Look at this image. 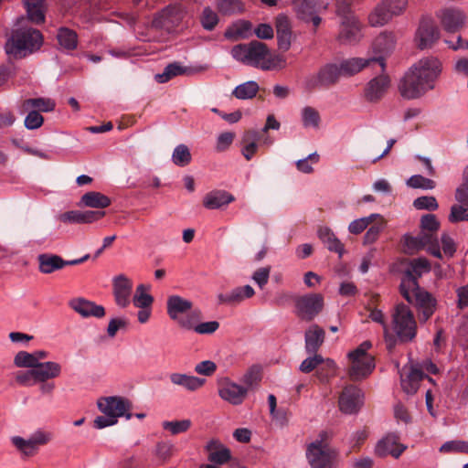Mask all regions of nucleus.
Here are the masks:
<instances>
[{"mask_svg": "<svg viewBox=\"0 0 468 468\" xmlns=\"http://www.w3.org/2000/svg\"><path fill=\"white\" fill-rule=\"evenodd\" d=\"M443 30L447 33L459 32L465 24L466 16L459 9L444 8L437 14Z\"/></svg>", "mask_w": 468, "mask_h": 468, "instance_id": "obj_20", "label": "nucleus"}, {"mask_svg": "<svg viewBox=\"0 0 468 468\" xmlns=\"http://www.w3.org/2000/svg\"><path fill=\"white\" fill-rule=\"evenodd\" d=\"M149 289V286L143 283L137 286L133 299L134 306L141 309L151 308L154 299L150 293L146 292Z\"/></svg>", "mask_w": 468, "mask_h": 468, "instance_id": "obj_42", "label": "nucleus"}, {"mask_svg": "<svg viewBox=\"0 0 468 468\" xmlns=\"http://www.w3.org/2000/svg\"><path fill=\"white\" fill-rule=\"evenodd\" d=\"M395 16L385 2L378 5L368 16V22L372 27H379L387 24Z\"/></svg>", "mask_w": 468, "mask_h": 468, "instance_id": "obj_40", "label": "nucleus"}, {"mask_svg": "<svg viewBox=\"0 0 468 468\" xmlns=\"http://www.w3.org/2000/svg\"><path fill=\"white\" fill-rule=\"evenodd\" d=\"M441 62L437 58H422L404 74L399 83L400 95L407 100H414L434 88V83L441 72Z\"/></svg>", "mask_w": 468, "mask_h": 468, "instance_id": "obj_1", "label": "nucleus"}, {"mask_svg": "<svg viewBox=\"0 0 468 468\" xmlns=\"http://www.w3.org/2000/svg\"><path fill=\"white\" fill-rule=\"evenodd\" d=\"M216 7L222 16H234L245 12V4L241 0H215Z\"/></svg>", "mask_w": 468, "mask_h": 468, "instance_id": "obj_39", "label": "nucleus"}, {"mask_svg": "<svg viewBox=\"0 0 468 468\" xmlns=\"http://www.w3.org/2000/svg\"><path fill=\"white\" fill-rule=\"evenodd\" d=\"M26 16L17 19L5 45L8 64L0 66V86L10 77L15 69L13 60L27 57L29 49V0H23Z\"/></svg>", "mask_w": 468, "mask_h": 468, "instance_id": "obj_2", "label": "nucleus"}, {"mask_svg": "<svg viewBox=\"0 0 468 468\" xmlns=\"http://www.w3.org/2000/svg\"><path fill=\"white\" fill-rule=\"evenodd\" d=\"M410 369L406 372H400L399 363L395 362V367L400 374V386L402 390L408 395L415 394L420 385L421 380L424 378L427 371L430 374L436 375L439 373V367L431 360H426L421 363L413 362L412 358L409 356Z\"/></svg>", "mask_w": 468, "mask_h": 468, "instance_id": "obj_6", "label": "nucleus"}, {"mask_svg": "<svg viewBox=\"0 0 468 468\" xmlns=\"http://www.w3.org/2000/svg\"><path fill=\"white\" fill-rule=\"evenodd\" d=\"M406 449L407 446L399 442V435L388 433L378 441L375 447V453L379 457L391 455L398 459Z\"/></svg>", "mask_w": 468, "mask_h": 468, "instance_id": "obj_19", "label": "nucleus"}, {"mask_svg": "<svg viewBox=\"0 0 468 468\" xmlns=\"http://www.w3.org/2000/svg\"><path fill=\"white\" fill-rule=\"evenodd\" d=\"M351 363L349 376L353 380L367 377L375 368V358L370 353H348Z\"/></svg>", "mask_w": 468, "mask_h": 468, "instance_id": "obj_15", "label": "nucleus"}, {"mask_svg": "<svg viewBox=\"0 0 468 468\" xmlns=\"http://www.w3.org/2000/svg\"><path fill=\"white\" fill-rule=\"evenodd\" d=\"M404 250L408 254H413L423 250V243L420 237H414L409 233L403 236Z\"/></svg>", "mask_w": 468, "mask_h": 468, "instance_id": "obj_56", "label": "nucleus"}, {"mask_svg": "<svg viewBox=\"0 0 468 468\" xmlns=\"http://www.w3.org/2000/svg\"><path fill=\"white\" fill-rule=\"evenodd\" d=\"M199 23L205 30L213 31L219 23V16L210 6H206L199 16Z\"/></svg>", "mask_w": 468, "mask_h": 468, "instance_id": "obj_43", "label": "nucleus"}, {"mask_svg": "<svg viewBox=\"0 0 468 468\" xmlns=\"http://www.w3.org/2000/svg\"><path fill=\"white\" fill-rule=\"evenodd\" d=\"M202 317V313L200 310H194L190 314H187L185 317H182L178 320L179 325L186 330H193L196 332V327L198 324Z\"/></svg>", "mask_w": 468, "mask_h": 468, "instance_id": "obj_51", "label": "nucleus"}, {"mask_svg": "<svg viewBox=\"0 0 468 468\" xmlns=\"http://www.w3.org/2000/svg\"><path fill=\"white\" fill-rule=\"evenodd\" d=\"M413 206L419 210L434 211L439 207L437 199L432 196H422L413 201Z\"/></svg>", "mask_w": 468, "mask_h": 468, "instance_id": "obj_55", "label": "nucleus"}, {"mask_svg": "<svg viewBox=\"0 0 468 468\" xmlns=\"http://www.w3.org/2000/svg\"><path fill=\"white\" fill-rule=\"evenodd\" d=\"M329 434L321 431L318 438L306 450V457L312 468H335L337 452L329 445Z\"/></svg>", "mask_w": 468, "mask_h": 468, "instance_id": "obj_5", "label": "nucleus"}, {"mask_svg": "<svg viewBox=\"0 0 468 468\" xmlns=\"http://www.w3.org/2000/svg\"><path fill=\"white\" fill-rule=\"evenodd\" d=\"M395 335L385 333L384 342L388 351H392L398 343L406 344L414 340L417 335V322L410 308L404 303L395 306L392 314Z\"/></svg>", "mask_w": 468, "mask_h": 468, "instance_id": "obj_4", "label": "nucleus"}, {"mask_svg": "<svg viewBox=\"0 0 468 468\" xmlns=\"http://www.w3.org/2000/svg\"><path fill=\"white\" fill-rule=\"evenodd\" d=\"M80 201L84 206L93 208H106L112 204L108 196L97 191L85 193Z\"/></svg>", "mask_w": 468, "mask_h": 468, "instance_id": "obj_37", "label": "nucleus"}, {"mask_svg": "<svg viewBox=\"0 0 468 468\" xmlns=\"http://www.w3.org/2000/svg\"><path fill=\"white\" fill-rule=\"evenodd\" d=\"M57 40L61 48L69 51L76 49L79 42L77 32L66 27L58 28Z\"/></svg>", "mask_w": 468, "mask_h": 468, "instance_id": "obj_38", "label": "nucleus"}, {"mask_svg": "<svg viewBox=\"0 0 468 468\" xmlns=\"http://www.w3.org/2000/svg\"><path fill=\"white\" fill-rule=\"evenodd\" d=\"M261 135L255 130H248L241 138V154L247 161L252 159L258 151V141Z\"/></svg>", "mask_w": 468, "mask_h": 468, "instance_id": "obj_31", "label": "nucleus"}, {"mask_svg": "<svg viewBox=\"0 0 468 468\" xmlns=\"http://www.w3.org/2000/svg\"><path fill=\"white\" fill-rule=\"evenodd\" d=\"M295 315L305 322L313 321L324 309V298L321 293H307L294 300Z\"/></svg>", "mask_w": 468, "mask_h": 468, "instance_id": "obj_9", "label": "nucleus"}, {"mask_svg": "<svg viewBox=\"0 0 468 468\" xmlns=\"http://www.w3.org/2000/svg\"><path fill=\"white\" fill-rule=\"evenodd\" d=\"M235 201V197L226 191L215 189L206 194L203 206L207 209H219Z\"/></svg>", "mask_w": 468, "mask_h": 468, "instance_id": "obj_26", "label": "nucleus"}, {"mask_svg": "<svg viewBox=\"0 0 468 468\" xmlns=\"http://www.w3.org/2000/svg\"><path fill=\"white\" fill-rule=\"evenodd\" d=\"M56 102L50 98H31V108L40 112H53Z\"/></svg>", "mask_w": 468, "mask_h": 468, "instance_id": "obj_57", "label": "nucleus"}, {"mask_svg": "<svg viewBox=\"0 0 468 468\" xmlns=\"http://www.w3.org/2000/svg\"><path fill=\"white\" fill-rule=\"evenodd\" d=\"M208 460L217 464H224L230 460V451L218 441H211L207 445Z\"/></svg>", "mask_w": 468, "mask_h": 468, "instance_id": "obj_34", "label": "nucleus"}, {"mask_svg": "<svg viewBox=\"0 0 468 468\" xmlns=\"http://www.w3.org/2000/svg\"><path fill=\"white\" fill-rule=\"evenodd\" d=\"M292 5L300 20L327 8L323 0H292Z\"/></svg>", "mask_w": 468, "mask_h": 468, "instance_id": "obj_27", "label": "nucleus"}, {"mask_svg": "<svg viewBox=\"0 0 468 468\" xmlns=\"http://www.w3.org/2000/svg\"><path fill=\"white\" fill-rule=\"evenodd\" d=\"M440 221L434 214H426L421 217L420 228L430 232H436L440 229Z\"/></svg>", "mask_w": 468, "mask_h": 468, "instance_id": "obj_60", "label": "nucleus"}, {"mask_svg": "<svg viewBox=\"0 0 468 468\" xmlns=\"http://www.w3.org/2000/svg\"><path fill=\"white\" fill-rule=\"evenodd\" d=\"M38 262V270L41 273L50 274L56 271H59L62 264V257L52 253H42L37 258Z\"/></svg>", "mask_w": 468, "mask_h": 468, "instance_id": "obj_35", "label": "nucleus"}, {"mask_svg": "<svg viewBox=\"0 0 468 468\" xmlns=\"http://www.w3.org/2000/svg\"><path fill=\"white\" fill-rule=\"evenodd\" d=\"M182 21L180 8L176 5H168L154 15L152 27L155 29L171 30Z\"/></svg>", "mask_w": 468, "mask_h": 468, "instance_id": "obj_18", "label": "nucleus"}, {"mask_svg": "<svg viewBox=\"0 0 468 468\" xmlns=\"http://www.w3.org/2000/svg\"><path fill=\"white\" fill-rule=\"evenodd\" d=\"M441 37L435 21L430 16H422L415 34V41L420 49L431 48Z\"/></svg>", "mask_w": 468, "mask_h": 468, "instance_id": "obj_13", "label": "nucleus"}, {"mask_svg": "<svg viewBox=\"0 0 468 468\" xmlns=\"http://www.w3.org/2000/svg\"><path fill=\"white\" fill-rule=\"evenodd\" d=\"M98 408L105 415L116 416L118 420L120 417H125L126 420H130L133 417L131 413L132 403L129 399L112 396L106 398H101L98 399Z\"/></svg>", "mask_w": 468, "mask_h": 468, "instance_id": "obj_12", "label": "nucleus"}, {"mask_svg": "<svg viewBox=\"0 0 468 468\" xmlns=\"http://www.w3.org/2000/svg\"><path fill=\"white\" fill-rule=\"evenodd\" d=\"M410 291L413 292V295H411L413 303L411 304H414L418 309L420 321L425 323L435 313L437 300L431 292L422 287Z\"/></svg>", "mask_w": 468, "mask_h": 468, "instance_id": "obj_16", "label": "nucleus"}, {"mask_svg": "<svg viewBox=\"0 0 468 468\" xmlns=\"http://www.w3.org/2000/svg\"><path fill=\"white\" fill-rule=\"evenodd\" d=\"M172 160L175 165L184 167L190 164L192 156L188 147L185 144L177 145L173 152Z\"/></svg>", "mask_w": 468, "mask_h": 468, "instance_id": "obj_47", "label": "nucleus"}, {"mask_svg": "<svg viewBox=\"0 0 468 468\" xmlns=\"http://www.w3.org/2000/svg\"><path fill=\"white\" fill-rule=\"evenodd\" d=\"M248 54L250 66L260 68L262 70H270L277 67L275 60L284 62V60L280 56H275L274 58H270L264 60L266 56L269 55L270 49L268 46L263 42L252 40L248 44Z\"/></svg>", "mask_w": 468, "mask_h": 468, "instance_id": "obj_10", "label": "nucleus"}, {"mask_svg": "<svg viewBox=\"0 0 468 468\" xmlns=\"http://www.w3.org/2000/svg\"><path fill=\"white\" fill-rule=\"evenodd\" d=\"M325 332L318 324H313L305 331L306 351H318L324 341Z\"/></svg>", "mask_w": 468, "mask_h": 468, "instance_id": "obj_33", "label": "nucleus"}, {"mask_svg": "<svg viewBox=\"0 0 468 468\" xmlns=\"http://www.w3.org/2000/svg\"><path fill=\"white\" fill-rule=\"evenodd\" d=\"M302 119L305 127L313 126L317 128L321 122L318 111L311 106H306L303 109Z\"/></svg>", "mask_w": 468, "mask_h": 468, "instance_id": "obj_52", "label": "nucleus"}, {"mask_svg": "<svg viewBox=\"0 0 468 468\" xmlns=\"http://www.w3.org/2000/svg\"><path fill=\"white\" fill-rule=\"evenodd\" d=\"M407 185L412 188L433 189L436 186L435 181L424 177L421 175H414L409 178Z\"/></svg>", "mask_w": 468, "mask_h": 468, "instance_id": "obj_54", "label": "nucleus"}, {"mask_svg": "<svg viewBox=\"0 0 468 468\" xmlns=\"http://www.w3.org/2000/svg\"><path fill=\"white\" fill-rule=\"evenodd\" d=\"M248 50V44H238L232 48L231 55L236 60L250 65Z\"/></svg>", "mask_w": 468, "mask_h": 468, "instance_id": "obj_61", "label": "nucleus"}, {"mask_svg": "<svg viewBox=\"0 0 468 468\" xmlns=\"http://www.w3.org/2000/svg\"><path fill=\"white\" fill-rule=\"evenodd\" d=\"M52 439V433L45 430H37L31 434V455L38 449V447L46 445Z\"/></svg>", "mask_w": 468, "mask_h": 468, "instance_id": "obj_50", "label": "nucleus"}, {"mask_svg": "<svg viewBox=\"0 0 468 468\" xmlns=\"http://www.w3.org/2000/svg\"><path fill=\"white\" fill-rule=\"evenodd\" d=\"M192 425L190 420H165L162 423V427L165 431H169L172 435H177L179 433H183L187 431Z\"/></svg>", "mask_w": 468, "mask_h": 468, "instance_id": "obj_48", "label": "nucleus"}, {"mask_svg": "<svg viewBox=\"0 0 468 468\" xmlns=\"http://www.w3.org/2000/svg\"><path fill=\"white\" fill-rule=\"evenodd\" d=\"M113 296L118 306L125 308L130 304L133 282L124 274H119L112 281Z\"/></svg>", "mask_w": 468, "mask_h": 468, "instance_id": "obj_24", "label": "nucleus"}, {"mask_svg": "<svg viewBox=\"0 0 468 468\" xmlns=\"http://www.w3.org/2000/svg\"><path fill=\"white\" fill-rule=\"evenodd\" d=\"M361 38V26L357 18L342 20L337 36L340 44L351 45L358 42Z\"/></svg>", "mask_w": 468, "mask_h": 468, "instance_id": "obj_25", "label": "nucleus"}, {"mask_svg": "<svg viewBox=\"0 0 468 468\" xmlns=\"http://www.w3.org/2000/svg\"><path fill=\"white\" fill-rule=\"evenodd\" d=\"M217 384L220 399L231 405H240L248 394L246 387L233 382L229 378H218Z\"/></svg>", "mask_w": 468, "mask_h": 468, "instance_id": "obj_14", "label": "nucleus"}, {"mask_svg": "<svg viewBox=\"0 0 468 468\" xmlns=\"http://www.w3.org/2000/svg\"><path fill=\"white\" fill-rule=\"evenodd\" d=\"M379 220L380 222L371 225L365 233L363 238V243L365 245L373 244L378 240L379 234L385 227L384 218H382V219Z\"/></svg>", "mask_w": 468, "mask_h": 468, "instance_id": "obj_53", "label": "nucleus"}, {"mask_svg": "<svg viewBox=\"0 0 468 468\" xmlns=\"http://www.w3.org/2000/svg\"><path fill=\"white\" fill-rule=\"evenodd\" d=\"M69 306L84 318L91 316L102 318L106 314L105 308L102 305L97 304L95 302L87 300L83 297H77L69 300Z\"/></svg>", "mask_w": 468, "mask_h": 468, "instance_id": "obj_22", "label": "nucleus"}, {"mask_svg": "<svg viewBox=\"0 0 468 468\" xmlns=\"http://www.w3.org/2000/svg\"><path fill=\"white\" fill-rule=\"evenodd\" d=\"M47 10L46 0H31V24L45 23Z\"/></svg>", "mask_w": 468, "mask_h": 468, "instance_id": "obj_44", "label": "nucleus"}, {"mask_svg": "<svg viewBox=\"0 0 468 468\" xmlns=\"http://www.w3.org/2000/svg\"><path fill=\"white\" fill-rule=\"evenodd\" d=\"M60 365L56 362H37L31 355V386H37L41 394H51L55 384L51 379L59 376Z\"/></svg>", "mask_w": 468, "mask_h": 468, "instance_id": "obj_8", "label": "nucleus"}, {"mask_svg": "<svg viewBox=\"0 0 468 468\" xmlns=\"http://www.w3.org/2000/svg\"><path fill=\"white\" fill-rule=\"evenodd\" d=\"M170 379L173 384L182 386L189 391H195L202 388L206 383L205 378L178 373L172 374Z\"/></svg>", "mask_w": 468, "mask_h": 468, "instance_id": "obj_36", "label": "nucleus"}, {"mask_svg": "<svg viewBox=\"0 0 468 468\" xmlns=\"http://www.w3.org/2000/svg\"><path fill=\"white\" fill-rule=\"evenodd\" d=\"M186 72V69L177 62L168 64L162 74L156 75V80L160 83L169 81L174 77L183 75Z\"/></svg>", "mask_w": 468, "mask_h": 468, "instance_id": "obj_45", "label": "nucleus"}, {"mask_svg": "<svg viewBox=\"0 0 468 468\" xmlns=\"http://www.w3.org/2000/svg\"><path fill=\"white\" fill-rule=\"evenodd\" d=\"M368 66V60L361 58L343 59L339 65L326 63L322 66L315 75L305 80V89L313 91L317 88H329L335 85L340 77H352Z\"/></svg>", "mask_w": 468, "mask_h": 468, "instance_id": "obj_3", "label": "nucleus"}, {"mask_svg": "<svg viewBox=\"0 0 468 468\" xmlns=\"http://www.w3.org/2000/svg\"><path fill=\"white\" fill-rule=\"evenodd\" d=\"M364 403V394L362 390L356 386L346 387L339 396L338 405L339 410L344 414H356L357 413Z\"/></svg>", "mask_w": 468, "mask_h": 468, "instance_id": "obj_17", "label": "nucleus"}, {"mask_svg": "<svg viewBox=\"0 0 468 468\" xmlns=\"http://www.w3.org/2000/svg\"><path fill=\"white\" fill-rule=\"evenodd\" d=\"M441 247L444 254L449 258L453 257L457 247L453 239L447 233H443L441 237Z\"/></svg>", "mask_w": 468, "mask_h": 468, "instance_id": "obj_64", "label": "nucleus"}, {"mask_svg": "<svg viewBox=\"0 0 468 468\" xmlns=\"http://www.w3.org/2000/svg\"><path fill=\"white\" fill-rule=\"evenodd\" d=\"M377 218L382 219V216L380 214H371L368 217L355 219L349 224L348 230L352 234L358 235L362 233Z\"/></svg>", "mask_w": 468, "mask_h": 468, "instance_id": "obj_46", "label": "nucleus"}, {"mask_svg": "<svg viewBox=\"0 0 468 468\" xmlns=\"http://www.w3.org/2000/svg\"><path fill=\"white\" fill-rule=\"evenodd\" d=\"M174 453V446L168 442H160L156 445L155 454L161 463H166Z\"/></svg>", "mask_w": 468, "mask_h": 468, "instance_id": "obj_59", "label": "nucleus"}, {"mask_svg": "<svg viewBox=\"0 0 468 468\" xmlns=\"http://www.w3.org/2000/svg\"><path fill=\"white\" fill-rule=\"evenodd\" d=\"M451 223H458L461 221H468V207L459 203L451 207V213L448 217Z\"/></svg>", "mask_w": 468, "mask_h": 468, "instance_id": "obj_58", "label": "nucleus"}, {"mask_svg": "<svg viewBox=\"0 0 468 468\" xmlns=\"http://www.w3.org/2000/svg\"><path fill=\"white\" fill-rule=\"evenodd\" d=\"M317 236L326 246L327 250L338 254L342 258L345 252L344 244L338 239L332 229L328 227H320L317 230Z\"/></svg>", "mask_w": 468, "mask_h": 468, "instance_id": "obj_30", "label": "nucleus"}, {"mask_svg": "<svg viewBox=\"0 0 468 468\" xmlns=\"http://www.w3.org/2000/svg\"><path fill=\"white\" fill-rule=\"evenodd\" d=\"M252 24L249 20L239 19L229 25L224 32V37L228 40L237 41L245 39L250 36Z\"/></svg>", "mask_w": 468, "mask_h": 468, "instance_id": "obj_29", "label": "nucleus"}, {"mask_svg": "<svg viewBox=\"0 0 468 468\" xmlns=\"http://www.w3.org/2000/svg\"><path fill=\"white\" fill-rule=\"evenodd\" d=\"M254 294V289L250 285H244L234 288L229 293H219L218 300L220 304H236L251 298Z\"/></svg>", "mask_w": 468, "mask_h": 468, "instance_id": "obj_28", "label": "nucleus"}, {"mask_svg": "<svg viewBox=\"0 0 468 468\" xmlns=\"http://www.w3.org/2000/svg\"><path fill=\"white\" fill-rule=\"evenodd\" d=\"M396 47V36L393 32H382L380 33L372 43L373 52L377 57L370 58H364L368 60V66L372 62H378L382 71L386 69V58L388 57Z\"/></svg>", "mask_w": 468, "mask_h": 468, "instance_id": "obj_11", "label": "nucleus"}, {"mask_svg": "<svg viewBox=\"0 0 468 468\" xmlns=\"http://www.w3.org/2000/svg\"><path fill=\"white\" fill-rule=\"evenodd\" d=\"M440 452L442 453L468 454V441L461 440L448 441L440 447Z\"/></svg>", "mask_w": 468, "mask_h": 468, "instance_id": "obj_49", "label": "nucleus"}, {"mask_svg": "<svg viewBox=\"0 0 468 468\" xmlns=\"http://www.w3.org/2000/svg\"><path fill=\"white\" fill-rule=\"evenodd\" d=\"M259 85L254 80H250L240 85H238L232 94L239 100H249L256 96L259 91Z\"/></svg>", "mask_w": 468, "mask_h": 468, "instance_id": "obj_41", "label": "nucleus"}, {"mask_svg": "<svg viewBox=\"0 0 468 468\" xmlns=\"http://www.w3.org/2000/svg\"><path fill=\"white\" fill-rule=\"evenodd\" d=\"M58 220L66 224H82V211H66L58 216Z\"/></svg>", "mask_w": 468, "mask_h": 468, "instance_id": "obj_62", "label": "nucleus"}, {"mask_svg": "<svg viewBox=\"0 0 468 468\" xmlns=\"http://www.w3.org/2000/svg\"><path fill=\"white\" fill-rule=\"evenodd\" d=\"M431 270V265L427 258L420 257L409 260V265L402 274L399 286V293L409 303H413L410 290L420 288L419 279L423 273L430 272Z\"/></svg>", "mask_w": 468, "mask_h": 468, "instance_id": "obj_7", "label": "nucleus"}, {"mask_svg": "<svg viewBox=\"0 0 468 468\" xmlns=\"http://www.w3.org/2000/svg\"><path fill=\"white\" fill-rule=\"evenodd\" d=\"M192 302L179 295H171L167 299V314L172 320H177L178 314H185L192 308Z\"/></svg>", "mask_w": 468, "mask_h": 468, "instance_id": "obj_32", "label": "nucleus"}, {"mask_svg": "<svg viewBox=\"0 0 468 468\" xmlns=\"http://www.w3.org/2000/svg\"><path fill=\"white\" fill-rule=\"evenodd\" d=\"M278 48L283 52L290 49L292 38V23L288 16L279 14L275 18Z\"/></svg>", "mask_w": 468, "mask_h": 468, "instance_id": "obj_23", "label": "nucleus"}, {"mask_svg": "<svg viewBox=\"0 0 468 468\" xmlns=\"http://www.w3.org/2000/svg\"><path fill=\"white\" fill-rule=\"evenodd\" d=\"M271 266H266L256 270L253 272L252 279L262 289L269 282Z\"/></svg>", "mask_w": 468, "mask_h": 468, "instance_id": "obj_63", "label": "nucleus"}, {"mask_svg": "<svg viewBox=\"0 0 468 468\" xmlns=\"http://www.w3.org/2000/svg\"><path fill=\"white\" fill-rule=\"evenodd\" d=\"M390 86V79L386 74H380L370 80L364 90V95L367 101L376 103L379 101Z\"/></svg>", "mask_w": 468, "mask_h": 468, "instance_id": "obj_21", "label": "nucleus"}]
</instances>
